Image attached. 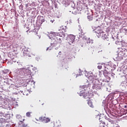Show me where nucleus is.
<instances>
[{
	"instance_id": "nucleus-1",
	"label": "nucleus",
	"mask_w": 127,
	"mask_h": 127,
	"mask_svg": "<svg viewBox=\"0 0 127 127\" xmlns=\"http://www.w3.org/2000/svg\"><path fill=\"white\" fill-rule=\"evenodd\" d=\"M65 33L64 32H61L60 33H53L49 35V37H51V39L55 40L54 42L51 44L50 47L47 48V50H51L52 47H54L56 45L59 44L61 42V38H64L65 37Z\"/></svg>"
},
{
	"instance_id": "nucleus-2",
	"label": "nucleus",
	"mask_w": 127,
	"mask_h": 127,
	"mask_svg": "<svg viewBox=\"0 0 127 127\" xmlns=\"http://www.w3.org/2000/svg\"><path fill=\"white\" fill-rule=\"evenodd\" d=\"M89 80L93 83L92 89L93 90H101L102 89V83L100 82L99 79L95 76H90L89 77Z\"/></svg>"
},
{
	"instance_id": "nucleus-3",
	"label": "nucleus",
	"mask_w": 127,
	"mask_h": 127,
	"mask_svg": "<svg viewBox=\"0 0 127 127\" xmlns=\"http://www.w3.org/2000/svg\"><path fill=\"white\" fill-rule=\"evenodd\" d=\"M75 37L76 36L74 35L70 34L67 35L66 40L70 45L75 42Z\"/></svg>"
},
{
	"instance_id": "nucleus-4",
	"label": "nucleus",
	"mask_w": 127,
	"mask_h": 127,
	"mask_svg": "<svg viewBox=\"0 0 127 127\" xmlns=\"http://www.w3.org/2000/svg\"><path fill=\"white\" fill-rule=\"evenodd\" d=\"M37 30V29L35 28L33 30L34 35L33 37L34 39H36V40H38L41 37V36L39 34H38V31H36Z\"/></svg>"
},
{
	"instance_id": "nucleus-5",
	"label": "nucleus",
	"mask_w": 127,
	"mask_h": 127,
	"mask_svg": "<svg viewBox=\"0 0 127 127\" xmlns=\"http://www.w3.org/2000/svg\"><path fill=\"white\" fill-rule=\"evenodd\" d=\"M39 120L42 123H44V124H47V123L50 122V119L45 117H41L39 118Z\"/></svg>"
},
{
	"instance_id": "nucleus-6",
	"label": "nucleus",
	"mask_w": 127,
	"mask_h": 127,
	"mask_svg": "<svg viewBox=\"0 0 127 127\" xmlns=\"http://www.w3.org/2000/svg\"><path fill=\"white\" fill-rule=\"evenodd\" d=\"M96 33H97L98 35H97V36H102L104 35V33H105V32L103 31V29L102 28H99V29H97V30L96 31Z\"/></svg>"
},
{
	"instance_id": "nucleus-7",
	"label": "nucleus",
	"mask_w": 127,
	"mask_h": 127,
	"mask_svg": "<svg viewBox=\"0 0 127 127\" xmlns=\"http://www.w3.org/2000/svg\"><path fill=\"white\" fill-rule=\"evenodd\" d=\"M16 117L17 119L19 121V124H23V121H25V119H22V117H21V116L20 115H17Z\"/></svg>"
},
{
	"instance_id": "nucleus-8",
	"label": "nucleus",
	"mask_w": 127,
	"mask_h": 127,
	"mask_svg": "<svg viewBox=\"0 0 127 127\" xmlns=\"http://www.w3.org/2000/svg\"><path fill=\"white\" fill-rule=\"evenodd\" d=\"M69 12H72L73 14H77L78 11H77V8L73 7L71 8V10L69 11Z\"/></svg>"
},
{
	"instance_id": "nucleus-9",
	"label": "nucleus",
	"mask_w": 127,
	"mask_h": 127,
	"mask_svg": "<svg viewBox=\"0 0 127 127\" xmlns=\"http://www.w3.org/2000/svg\"><path fill=\"white\" fill-rule=\"evenodd\" d=\"M120 51L122 52H119L118 53V55L119 56H120V55H122V56H124V54H125V53H124V51H127V49H120ZM122 53V54H121Z\"/></svg>"
},
{
	"instance_id": "nucleus-10",
	"label": "nucleus",
	"mask_w": 127,
	"mask_h": 127,
	"mask_svg": "<svg viewBox=\"0 0 127 127\" xmlns=\"http://www.w3.org/2000/svg\"><path fill=\"white\" fill-rule=\"evenodd\" d=\"M18 70H26L25 68H24L21 64H19L18 66Z\"/></svg>"
},
{
	"instance_id": "nucleus-11",
	"label": "nucleus",
	"mask_w": 127,
	"mask_h": 127,
	"mask_svg": "<svg viewBox=\"0 0 127 127\" xmlns=\"http://www.w3.org/2000/svg\"><path fill=\"white\" fill-rule=\"evenodd\" d=\"M8 119L0 118V124H4Z\"/></svg>"
},
{
	"instance_id": "nucleus-12",
	"label": "nucleus",
	"mask_w": 127,
	"mask_h": 127,
	"mask_svg": "<svg viewBox=\"0 0 127 127\" xmlns=\"http://www.w3.org/2000/svg\"><path fill=\"white\" fill-rule=\"evenodd\" d=\"M84 34H85V33L83 32V30H81L80 32L79 33V37H83V36H84Z\"/></svg>"
},
{
	"instance_id": "nucleus-13",
	"label": "nucleus",
	"mask_w": 127,
	"mask_h": 127,
	"mask_svg": "<svg viewBox=\"0 0 127 127\" xmlns=\"http://www.w3.org/2000/svg\"><path fill=\"white\" fill-rule=\"evenodd\" d=\"M88 105L91 108H94V105H93V102L91 101V100L88 101L87 103Z\"/></svg>"
},
{
	"instance_id": "nucleus-14",
	"label": "nucleus",
	"mask_w": 127,
	"mask_h": 127,
	"mask_svg": "<svg viewBox=\"0 0 127 127\" xmlns=\"http://www.w3.org/2000/svg\"><path fill=\"white\" fill-rule=\"evenodd\" d=\"M88 20L91 21V20H93V16L92 15H89L87 16Z\"/></svg>"
},
{
	"instance_id": "nucleus-15",
	"label": "nucleus",
	"mask_w": 127,
	"mask_h": 127,
	"mask_svg": "<svg viewBox=\"0 0 127 127\" xmlns=\"http://www.w3.org/2000/svg\"><path fill=\"white\" fill-rule=\"evenodd\" d=\"M122 31H123V32L125 34H126L127 33V28H124V29H122Z\"/></svg>"
},
{
	"instance_id": "nucleus-16",
	"label": "nucleus",
	"mask_w": 127,
	"mask_h": 127,
	"mask_svg": "<svg viewBox=\"0 0 127 127\" xmlns=\"http://www.w3.org/2000/svg\"><path fill=\"white\" fill-rule=\"evenodd\" d=\"M30 114H31V112H27L26 114V117H30Z\"/></svg>"
},
{
	"instance_id": "nucleus-17",
	"label": "nucleus",
	"mask_w": 127,
	"mask_h": 127,
	"mask_svg": "<svg viewBox=\"0 0 127 127\" xmlns=\"http://www.w3.org/2000/svg\"><path fill=\"white\" fill-rule=\"evenodd\" d=\"M30 82H31V85H34L35 84V82H34V81H33L32 80H30Z\"/></svg>"
},
{
	"instance_id": "nucleus-18",
	"label": "nucleus",
	"mask_w": 127,
	"mask_h": 127,
	"mask_svg": "<svg viewBox=\"0 0 127 127\" xmlns=\"http://www.w3.org/2000/svg\"><path fill=\"white\" fill-rule=\"evenodd\" d=\"M0 119H8V118H7L6 115L3 116V117H0Z\"/></svg>"
},
{
	"instance_id": "nucleus-19",
	"label": "nucleus",
	"mask_w": 127,
	"mask_h": 127,
	"mask_svg": "<svg viewBox=\"0 0 127 127\" xmlns=\"http://www.w3.org/2000/svg\"><path fill=\"white\" fill-rule=\"evenodd\" d=\"M6 115L2 113H0V118H1V117H3V116H5Z\"/></svg>"
},
{
	"instance_id": "nucleus-20",
	"label": "nucleus",
	"mask_w": 127,
	"mask_h": 127,
	"mask_svg": "<svg viewBox=\"0 0 127 127\" xmlns=\"http://www.w3.org/2000/svg\"><path fill=\"white\" fill-rule=\"evenodd\" d=\"M113 127H120V126H119L118 124H114Z\"/></svg>"
},
{
	"instance_id": "nucleus-21",
	"label": "nucleus",
	"mask_w": 127,
	"mask_h": 127,
	"mask_svg": "<svg viewBox=\"0 0 127 127\" xmlns=\"http://www.w3.org/2000/svg\"><path fill=\"white\" fill-rule=\"evenodd\" d=\"M81 88H82V89H85V88H87V85H83Z\"/></svg>"
},
{
	"instance_id": "nucleus-22",
	"label": "nucleus",
	"mask_w": 127,
	"mask_h": 127,
	"mask_svg": "<svg viewBox=\"0 0 127 127\" xmlns=\"http://www.w3.org/2000/svg\"><path fill=\"white\" fill-rule=\"evenodd\" d=\"M123 111H124L125 113H123L124 115H126V114H127V110L123 109Z\"/></svg>"
},
{
	"instance_id": "nucleus-23",
	"label": "nucleus",
	"mask_w": 127,
	"mask_h": 127,
	"mask_svg": "<svg viewBox=\"0 0 127 127\" xmlns=\"http://www.w3.org/2000/svg\"><path fill=\"white\" fill-rule=\"evenodd\" d=\"M97 68L98 69H101L102 68V65H98Z\"/></svg>"
},
{
	"instance_id": "nucleus-24",
	"label": "nucleus",
	"mask_w": 127,
	"mask_h": 127,
	"mask_svg": "<svg viewBox=\"0 0 127 127\" xmlns=\"http://www.w3.org/2000/svg\"><path fill=\"white\" fill-rule=\"evenodd\" d=\"M108 121L109 122H110V123H113V120H112L111 119H109Z\"/></svg>"
},
{
	"instance_id": "nucleus-25",
	"label": "nucleus",
	"mask_w": 127,
	"mask_h": 127,
	"mask_svg": "<svg viewBox=\"0 0 127 127\" xmlns=\"http://www.w3.org/2000/svg\"><path fill=\"white\" fill-rule=\"evenodd\" d=\"M5 127H10V126L9 125H6Z\"/></svg>"
},
{
	"instance_id": "nucleus-26",
	"label": "nucleus",
	"mask_w": 127,
	"mask_h": 127,
	"mask_svg": "<svg viewBox=\"0 0 127 127\" xmlns=\"http://www.w3.org/2000/svg\"><path fill=\"white\" fill-rule=\"evenodd\" d=\"M0 127H4V126H3L2 125H1Z\"/></svg>"
},
{
	"instance_id": "nucleus-27",
	"label": "nucleus",
	"mask_w": 127,
	"mask_h": 127,
	"mask_svg": "<svg viewBox=\"0 0 127 127\" xmlns=\"http://www.w3.org/2000/svg\"><path fill=\"white\" fill-rule=\"evenodd\" d=\"M124 107H125V108H127V105H125Z\"/></svg>"
},
{
	"instance_id": "nucleus-28",
	"label": "nucleus",
	"mask_w": 127,
	"mask_h": 127,
	"mask_svg": "<svg viewBox=\"0 0 127 127\" xmlns=\"http://www.w3.org/2000/svg\"><path fill=\"white\" fill-rule=\"evenodd\" d=\"M103 127H105V125H103Z\"/></svg>"
},
{
	"instance_id": "nucleus-29",
	"label": "nucleus",
	"mask_w": 127,
	"mask_h": 127,
	"mask_svg": "<svg viewBox=\"0 0 127 127\" xmlns=\"http://www.w3.org/2000/svg\"><path fill=\"white\" fill-rule=\"evenodd\" d=\"M68 59H71V58H68Z\"/></svg>"
}]
</instances>
